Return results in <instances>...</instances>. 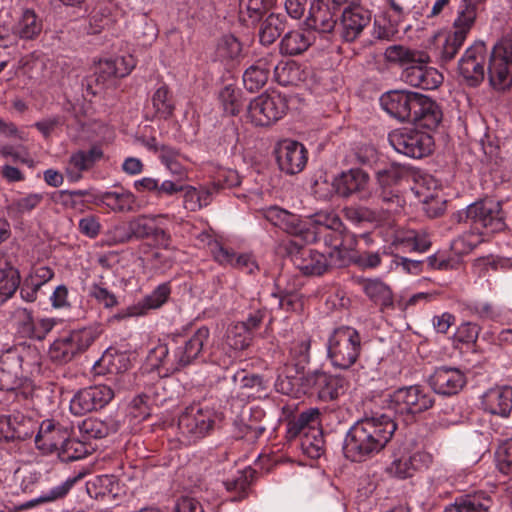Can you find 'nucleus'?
I'll use <instances>...</instances> for the list:
<instances>
[{"mask_svg": "<svg viewBox=\"0 0 512 512\" xmlns=\"http://www.w3.org/2000/svg\"><path fill=\"white\" fill-rule=\"evenodd\" d=\"M397 429L390 416L381 414L357 421L348 431L344 454L353 462H362L382 451Z\"/></svg>", "mask_w": 512, "mask_h": 512, "instance_id": "obj_1", "label": "nucleus"}, {"mask_svg": "<svg viewBox=\"0 0 512 512\" xmlns=\"http://www.w3.org/2000/svg\"><path fill=\"white\" fill-rule=\"evenodd\" d=\"M458 217L476 230L464 233L453 242V248L459 253H469L483 241L481 228L486 233H496L506 226L501 202L494 200L475 202L459 212Z\"/></svg>", "mask_w": 512, "mask_h": 512, "instance_id": "obj_2", "label": "nucleus"}, {"mask_svg": "<svg viewBox=\"0 0 512 512\" xmlns=\"http://www.w3.org/2000/svg\"><path fill=\"white\" fill-rule=\"evenodd\" d=\"M41 370L38 351L24 345H15L0 355V390L13 391L29 382V377Z\"/></svg>", "mask_w": 512, "mask_h": 512, "instance_id": "obj_3", "label": "nucleus"}, {"mask_svg": "<svg viewBox=\"0 0 512 512\" xmlns=\"http://www.w3.org/2000/svg\"><path fill=\"white\" fill-rule=\"evenodd\" d=\"M100 334L95 326L63 332L50 345L49 357L54 363L66 364L85 352Z\"/></svg>", "mask_w": 512, "mask_h": 512, "instance_id": "obj_4", "label": "nucleus"}, {"mask_svg": "<svg viewBox=\"0 0 512 512\" xmlns=\"http://www.w3.org/2000/svg\"><path fill=\"white\" fill-rule=\"evenodd\" d=\"M328 358L339 369H348L358 360L361 353V337L352 327L342 326L333 331L328 339Z\"/></svg>", "mask_w": 512, "mask_h": 512, "instance_id": "obj_5", "label": "nucleus"}, {"mask_svg": "<svg viewBox=\"0 0 512 512\" xmlns=\"http://www.w3.org/2000/svg\"><path fill=\"white\" fill-rule=\"evenodd\" d=\"M217 420L219 415L213 408L193 404L185 408L179 416V433L185 442H195L208 435Z\"/></svg>", "mask_w": 512, "mask_h": 512, "instance_id": "obj_6", "label": "nucleus"}, {"mask_svg": "<svg viewBox=\"0 0 512 512\" xmlns=\"http://www.w3.org/2000/svg\"><path fill=\"white\" fill-rule=\"evenodd\" d=\"M288 101L277 91L265 92L253 98L247 107V118L255 126L268 127L282 119Z\"/></svg>", "mask_w": 512, "mask_h": 512, "instance_id": "obj_7", "label": "nucleus"}, {"mask_svg": "<svg viewBox=\"0 0 512 512\" xmlns=\"http://www.w3.org/2000/svg\"><path fill=\"white\" fill-rule=\"evenodd\" d=\"M388 139L398 153L415 159L430 155L434 147V139L428 132L413 128L396 129Z\"/></svg>", "mask_w": 512, "mask_h": 512, "instance_id": "obj_8", "label": "nucleus"}, {"mask_svg": "<svg viewBox=\"0 0 512 512\" xmlns=\"http://www.w3.org/2000/svg\"><path fill=\"white\" fill-rule=\"evenodd\" d=\"M434 404L433 395L419 385L402 387L394 391L388 407L396 414L413 416L430 409Z\"/></svg>", "mask_w": 512, "mask_h": 512, "instance_id": "obj_9", "label": "nucleus"}, {"mask_svg": "<svg viewBox=\"0 0 512 512\" xmlns=\"http://www.w3.org/2000/svg\"><path fill=\"white\" fill-rule=\"evenodd\" d=\"M487 48L484 42L476 41L469 46L459 60L458 70L470 86L479 85L485 77Z\"/></svg>", "mask_w": 512, "mask_h": 512, "instance_id": "obj_10", "label": "nucleus"}, {"mask_svg": "<svg viewBox=\"0 0 512 512\" xmlns=\"http://www.w3.org/2000/svg\"><path fill=\"white\" fill-rule=\"evenodd\" d=\"M488 75L491 85L504 90L512 84V52L506 43H498L491 52Z\"/></svg>", "mask_w": 512, "mask_h": 512, "instance_id": "obj_11", "label": "nucleus"}, {"mask_svg": "<svg viewBox=\"0 0 512 512\" xmlns=\"http://www.w3.org/2000/svg\"><path fill=\"white\" fill-rule=\"evenodd\" d=\"M114 397V391L107 385H95L78 391L70 401V411L83 415L105 407Z\"/></svg>", "mask_w": 512, "mask_h": 512, "instance_id": "obj_12", "label": "nucleus"}, {"mask_svg": "<svg viewBox=\"0 0 512 512\" xmlns=\"http://www.w3.org/2000/svg\"><path fill=\"white\" fill-rule=\"evenodd\" d=\"M370 177L360 168H352L336 176L332 186L336 195L341 198L357 196L366 199L370 196Z\"/></svg>", "mask_w": 512, "mask_h": 512, "instance_id": "obj_13", "label": "nucleus"}, {"mask_svg": "<svg viewBox=\"0 0 512 512\" xmlns=\"http://www.w3.org/2000/svg\"><path fill=\"white\" fill-rule=\"evenodd\" d=\"M209 336V329L206 326H202L188 339L180 343L173 351V370H179L192 364L202 353Z\"/></svg>", "mask_w": 512, "mask_h": 512, "instance_id": "obj_14", "label": "nucleus"}, {"mask_svg": "<svg viewBox=\"0 0 512 512\" xmlns=\"http://www.w3.org/2000/svg\"><path fill=\"white\" fill-rule=\"evenodd\" d=\"M104 152L99 145L89 149H79L71 153L65 167V175L69 182L75 183L83 178V173L91 170L96 163L102 160Z\"/></svg>", "mask_w": 512, "mask_h": 512, "instance_id": "obj_15", "label": "nucleus"}, {"mask_svg": "<svg viewBox=\"0 0 512 512\" xmlns=\"http://www.w3.org/2000/svg\"><path fill=\"white\" fill-rule=\"evenodd\" d=\"M276 158L279 168L290 175L301 172L307 163V150L303 144L284 140L278 144Z\"/></svg>", "mask_w": 512, "mask_h": 512, "instance_id": "obj_16", "label": "nucleus"}, {"mask_svg": "<svg viewBox=\"0 0 512 512\" xmlns=\"http://www.w3.org/2000/svg\"><path fill=\"white\" fill-rule=\"evenodd\" d=\"M432 461V455L423 450L402 453L391 462L387 472L396 478L406 479L412 477L417 471L428 468Z\"/></svg>", "mask_w": 512, "mask_h": 512, "instance_id": "obj_17", "label": "nucleus"}, {"mask_svg": "<svg viewBox=\"0 0 512 512\" xmlns=\"http://www.w3.org/2000/svg\"><path fill=\"white\" fill-rule=\"evenodd\" d=\"M418 93L410 91H389L381 96L382 108L400 121H410Z\"/></svg>", "mask_w": 512, "mask_h": 512, "instance_id": "obj_18", "label": "nucleus"}, {"mask_svg": "<svg viewBox=\"0 0 512 512\" xmlns=\"http://www.w3.org/2000/svg\"><path fill=\"white\" fill-rule=\"evenodd\" d=\"M35 435V445L43 454H51L60 451L61 446L68 437V430L54 420L46 419L38 425Z\"/></svg>", "mask_w": 512, "mask_h": 512, "instance_id": "obj_19", "label": "nucleus"}, {"mask_svg": "<svg viewBox=\"0 0 512 512\" xmlns=\"http://www.w3.org/2000/svg\"><path fill=\"white\" fill-rule=\"evenodd\" d=\"M308 382L323 401H331L344 395L349 382L342 376L316 371L308 377Z\"/></svg>", "mask_w": 512, "mask_h": 512, "instance_id": "obj_20", "label": "nucleus"}, {"mask_svg": "<svg viewBox=\"0 0 512 512\" xmlns=\"http://www.w3.org/2000/svg\"><path fill=\"white\" fill-rule=\"evenodd\" d=\"M95 203L108 212L125 214L136 210L137 198L130 190L117 187L97 195Z\"/></svg>", "mask_w": 512, "mask_h": 512, "instance_id": "obj_21", "label": "nucleus"}, {"mask_svg": "<svg viewBox=\"0 0 512 512\" xmlns=\"http://www.w3.org/2000/svg\"><path fill=\"white\" fill-rule=\"evenodd\" d=\"M428 63H415L404 69L402 79L409 85L424 90H433L443 81L442 74Z\"/></svg>", "mask_w": 512, "mask_h": 512, "instance_id": "obj_22", "label": "nucleus"}, {"mask_svg": "<svg viewBox=\"0 0 512 512\" xmlns=\"http://www.w3.org/2000/svg\"><path fill=\"white\" fill-rule=\"evenodd\" d=\"M466 384L465 374L451 367H439L431 376V386L438 394L451 396L462 390Z\"/></svg>", "mask_w": 512, "mask_h": 512, "instance_id": "obj_23", "label": "nucleus"}, {"mask_svg": "<svg viewBox=\"0 0 512 512\" xmlns=\"http://www.w3.org/2000/svg\"><path fill=\"white\" fill-rule=\"evenodd\" d=\"M293 263L304 275L320 276L324 274L330 262L328 257L314 249L301 248L292 256Z\"/></svg>", "mask_w": 512, "mask_h": 512, "instance_id": "obj_24", "label": "nucleus"}, {"mask_svg": "<svg viewBox=\"0 0 512 512\" xmlns=\"http://www.w3.org/2000/svg\"><path fill=\"white\" fill-rule=\"evenodd\" d=\"M371 15L361 8H346L342 13L341 36L347 42L356 40L370 24Z\"/></svg>", "mask_w": 512, "mask_h": 512, "instance_id": "obj_25", "label": "nucleus"}, {"mask_svg": "<svg viewBox=\"0 0 512 512\" xmlns=\"http://www.w3.org/2000/svg\"><path fill=\"white\" fill-rule=\"evenodd\" d=\"M482 407L486 412L507 417L512 411V387L503 386L489 389L482 396Z\"/></svg>", "mask_w": 512, "mask_h": 512, "instance_id": "obj_26", "label": "nucleus"}, {"mask_svg": "<svg viewBox=\"0 0 512 512\" xmlns=\"http://www.w3.org/2000/svg\"><path fill=\"white\" fill-rule=\"evenodd\" d=\"M171 294L169 283L158 285L149 295L145 296L141 301L132 307H129L125 313H119L114 316L116 319H124L126 317L144 315L149 310L160 308L168 300Z\"/></svg>", "mask_w": 512, "mask_h": 512, "instance_id": "obj_27", "label": "nucleus"}, {"mask_svg": "<svg viewBox=\"0 0 512 512\" xmlns=\"http://www.w3.org/2000/svg\"><path fill=\"white\" fill-rule=\"evenodd\" d=\"M415 104L410 121L428 129L436 128L442 120V112L436 102L418 93Z\"/></svg>", "mask_w": 512, "mask_h": 512, "instance_id": "obj_28", "label": "nucleus"}, {"mask_svg": "<svg viewBox=\"0 0 512 512\" xmlns=\"http://www.w3.org/2000/svg\"><path fill=\"white\" fill-rule=\"evenodd\" d=\"M306 25L318 32L329 33L336 25V18L328 3L323 0H314L309 8Z\"/></svg>", "mask_w": 512, "mask_h": 512, "instance_id": "obj_29", "label": "nucleus"}, {"mask_svg": "<svg viewBox=\"0 0 512 512\" xmlns=\"http://www.w3.org/2000/svg\"><path fill=\"white\" fill-rule=\"evenodd\" d=\"M263 216L272 225L279 227L290 235L298 236L305 233L304 226L299 217L287 210L273 206L265 209Z\"/></svg>", "mask_w": 512, "mask_h": 512, "instance_id": "obj_30", "label": "nucleus"}, {"mask_svg": "<svg viewBox=\"0 0 512 512\" xmlns=\"http://www.w3.org/2000/svg\"><path fill=\"white\" fill-rule=\"evenodd\" d=\"M358 284L365 295L381 310L393 307L394 299L390 287L380 279L361 278Z\"/></svg>", "mask_w": 512, "mask_h": 512, "instance_id": "obj_31", "label": "nucleus"}, {"mask_svg": "<svg viewBox=\"0 0 512 512\" xmlns=\"http://www.w3.org/2000/svg\"><path fill=\"white\" fill-rule=\"evenodd\" d=\"M273 68L271 56L262 57L248 67L243 74V83L250 92L260 90L268 81Z\"/></svg>", "mask_w": 512, "mask_h": 512, "instance_id": "obj_32", "label": "nucleus"}, {"mask_svg": "<svg viewBox=\"0 0 512 512\" xmlns=\"http://www.w3.org/2000/svg\"><path fill=\"white\" fill-rule=\"evenodd\" d=\"M492 499L484 492L457 497L444 512H489Z\"/></svg>", "mask_w": 512, "mask_h": 512, "instance_id": "obj_33", "label": "nucleus"}, {"mask_svg": "<svg viewBox=\"0 0 512 512\" xmlns=\"http://www.w3.org/2000/svg\"><path fill=\"white\" fill-rule=\"evenodd\" d=\"M214 256L219 263L230 265L248 274H254L255 272L259 271L258 263L251 253L236 255L229 249L219 246L218 249L214 252Z\"/></svg>", "mask_w": 512, "mask_h": 512, "instance_id": "obj_34", "label": "nucleus"}, {"mask_svg": "<svg viewBox=\"0 0 512 512\" xmlns=\"http://www.w3.org/2000/svg\"><path fill=\"white\" fill-rule=\"evenodd\" d=\"M408 176V171L405 166L399 164H391L387 168L381 169L377 172V178L383 188L382 198L384 201L400 202L399 191H391V195H386L385 190L389 187L397 185L401 180Z\"/></svg>", "mask_w": 512, "mask_h": 512, "instance_id": "obj_35", "label": "nucleus"}, {"mask_svg": "<svg viewBox=\"0 0 512 512\" xmlns=\"http://www.w3.org/2000/svg\"><path fill=\"white\" fill-rule=\"evenodd\" d=\"M58 324L56 318L33 319L31 314L24 311L23 320L20 326L21 333L35 340H43Z\"/></svg>", "mask_w": 512, "mask_h": 512, "instance_id": "obj_36", "label": "nucleus"}, {"mask_svg": "<svg viewBox=\"0 0 512 512\" xmlns=\"http://www.w3.org/2000/svg\"><path fill=\"white\" fill-rule=\"evenodd\" d=\"M311 32L293 30L284 35L280 42V52L283 55L296 56L304 53L313 43Z\"/></svg>", "mask_w": 512, "mask_h": 512, "instance_id": "obj_37", "label": "nucleus"}, {"mask_svg": "<svg viewBox=\"0 0 512 512\" xmlns=\"http://www.w3.org/2000/svg\"><path fill=\"white\" fill-rule=\"evenodd\" d=\"M118 423L112 418L101 420L99 418L89 417L84 419L79 425L81 436L86 439H101L118 430Z\"/></svg>", "mask_w": 512, "mask_h": 512, "instance_id": "obj_38", "label": "nucleus"}, {"mask_svg": "<svg viewBox=\"0 0 512 512\" xmlns=\"http://www.w3.org/2000/svg\"><path fill=\"white\" fill-rule=\"evenodd\" d=\"M384 56L388 62L406 67L415 63H429L430 60L427 53L419 50H412L402 45H392L387 47Z\"/></svg>", "mask_w": 512, "mask_h": 512, "instance_id": "obj_39", "label": "nucleus"}, {"mask_svg": "<svg viewBox=\"0 0 512 512\" xmlns=\"http://www.w3.org/2000/svg\"><path fill=\"white\" fill-rule=\"evenodd\" d=\"M251 333L247 331L244 324L235 323L231 325L226 333L225 344L230 349L228 359L223 360V365L232 363L236 352L246 349L251 342Z\"/></svg>", "mask_w": 512, "mask_h": 512, "instance_id": "obj_40", "label": "nucleus"}, {"mask_svg": "<svg viewBox=\"0 0 512 512\" xmlns=\"http://www.w3.org/2000/svg\"><path fill=\"white\" fill-rule=\"evenodd\" d=\"M320 412L317 408L308 409L291 419L287 424L286 438L288 440L302 437L305 432L319 425Z\"/></svg>", "mask_w": 512, "mask_h": 512, "instance_id": "obj_41", "label": "nucleus"}, {"mask_svg": "<svg viewBox=\"0 0 512 512\" xmlns=\"http://www.w3.org/2000/svg\"><path fill=\"white\" fill-rule=\"evenodd\" d=\"M481 9L482 6L480 4L471 0H461L453 23V28L468 36Z\"/></svg>", "mask_w": 512, "mask_h": 512, "instance_id": "obj_42", "label": "nucleus"}, {"mask_svg": "<svg viewBox=\"0 0 512 512\" xmlns=\"http://www.w3.org/2000/svg\"><path fill=\"white\" fill-rule=\"evenodd\" d=\"M153 115L151 119L167 120L172 117L175 110L173 96L167 85L157 88L151 97Z\"/></svg>", "mask_w": 512, "mask_h": 512, "instance_id": "obj_43", "label": "nucleus"}, {"mask_svg": "<svg viewBox=\"0 0 512 512\" xmlns=\"http://www.w3.org/2000/svg\"><path fill=\"white\" fill-rule=\"evenodd\" d=\"M467 39V35L454 29L453 32L438 37V55L442 62H449L457 55Z\"/></svg>", "mask_w": 512, "mask_h": 512, "instance_id": "obj_44", "label": "nucleus"}, {"mask_svg": "<svg viewBox=\"0 0 512 512\" xmlns=\"http://www.w3.org/2000/svg\"><path fill=\"white\" fill-rule=\"evenodd\" d=\"M19 286V275L6 257L0 256V301L10 298Z\"/></svg>", "mask_w": 512, "mask_h": 512, "instance_id": "obj_45", "label": "nucleus"}, {"mask_svg": "<svg viewBox=\"0 0 512 512\" xmlns=\"http://www.w3.org/2000/svg\"><path fill=\"white\" fill-rule=\"evenodd\" d=\"M42 31V22L32 10H25L15 26L17 37L25 40L35 39Z\"/></svg>", "mask_w": 512, "mask_h": 512, "instance_id": "obj_46", "label": "nucleus"}, {"mask_svg": "<svg viewBox=\"0 0 512 512\" xmlns=\"http://www.w3.org/2000/svg\"><path fill=\"white\" fill-rule=\"evenodd\" d=\"M159 159L172 175L180 179L186 176L187 171L183 164L184 161H186V157L183 156L179 150L168 145H163L160 149Z\"/></svg>", "mask_w": 512, "mask_h": 512, "instance_id": "obj_47", "label": "nucleus"}, {"mask_svg": "<svg viewBox=\"0 0 512 512\" xmlns=\"http://www.w3.org/2000/svg\"><path fill=\"white\" fill-rule=\"evenodd\" d=\"M299 445L304 455L311 459L319 458L323 454L324 440L318 426L305 432Z\"/></svg>", "mask_w": 512, "mask_h": 512, "instance_id": "obj_48", "label": "nucleus"}, {"mask_svg": "<svg viewBox=\"0 0 512 512\" xmlns=\"http://www.w3.org/2000/svg\"><path fill=\"white\" fill-rule=\"evenodd\" d=\"M267 10L265 0H239V19L247 25H254Z\"/></svg>", "mask_w": 512, "mask_h": 512, "instance_id": "obj_49", "label": "nucleus"}, {"mask_svg": "<svg viewBox=\"0 0 512 512\" xmlns=\"http://www.w3.org/2000/svg\"><path fill=\"white\" fill-rule=\"evenodd\" d=\"M284 30V23L280 15L271 13L262 22L259 30V39L263 45H271Z\"/></svg>", "mask_w": 512, "mask_h": 512, "instance_id": "obj_50", "label": "nucleus"}, {"mask_svg": "<svg viewBox=\"0 0 512 512\" xmlns=\"http://www.w3.org/2000/svg\"><path fill=\"white\" fill-rule=\"evenodd\" d=\"M74 484V480L68 479L63 483L51 488L49 491L42 493L39 497L32 499L21 505L22 509H29L36 505L53 502L64 498Z\"/></svg>", "mask_w": 512, "mask_h": 512, "instance_id": "obj_51", "label": "nucleus"}, {"mask_svg": "<svg viewBox=\"0 0 512 512\" xmlns=\"http://www.w3.org/2000/svg\"><path fill=\"white\" fill-rule=\"evenodd\" d=\"M88 454L89 448L84 442L68 436L58 452V457L63 462H71L82 459Z\"/></svg>", "mask_w": 512, "mask_h": 512, "instance_id": "obj_52", "label": "nucleus"}, {"mask_svg": "<svg viewBox=\"0 0 512 512\" xmlns=\"http://www.w3.org/2000/svg\"><path fill=\"white\" fill-rule=\"evenodd\" d=\"M158 216L139 215L129 220L132 240L149 238L155 227V220Z\"/></svg>", "mask_w": 512, "mask_h": 512, "instance_id": "obj_53", "label": "nucleus"}, {"mask_svg": "<svg viewBox=\"0 0 512 512\" xmlns=\"http://www.w3.org/2000/svg\"><path fill=\"white\" fill-rule=\"evenodd\" d=\"M45 67V59L32 53L21 58L13 75H16L18 70H21L23 74L28 75L30 78H40L43 77Z\"/></svg>", "mask_w": 512, "mask_h": 512, "instance_id": "obj_54", "label": "nucleus"}, {"mask_svg": "<svg viewBox=\"0 0 512 512\" xmlns=\"http://www.w3.org/2000/svg\"><path fill=\"white\" fill-rule=\"evenodd\" d=\"M13 440H26L31 438L35 431H38V423L30 417L21 414L13 415Z\"/></svg>", "mask_w": 512, "mask_h": 512, "instance_id": "obj_55", "label": "nucleus"}, {"mask_svg": "<svg viewBox=\"0 0 512 512\" xmlns=\"http://www.w3.org/2000/svg\"><path fill=\"white\" fill-rule=\"evenodd\" d=\"M274 74L277 82L282 86L295 84L299 79V67L295 62H282L273 64Z\"/></svg>", "mask_w": 512, "mask_h": 512, "instance_id": "obj_56", "label": "nucleus"}, {"mask_svg": "<svg viewBox=\"0 0 512 512\" xmlns=\"http://www.w3.org/2000/svg\"><path fill=\"white\" fill-rule=\"evenodd\" d=\"M496 467L504 475L512 476V438L503 441L495 453Z\"/></svg>", "mask_w": 512, "mask_h": 512, "instance_id": "obj_57", "label": "nucleus"}, {"mask_svg": "<svg viewBox=\"0 0 512 512\" xmlns=\"http://www.w3.org/2000/svg\"><path fill=\"white\" fill-rule=\"evenodd\" d=\"M147 361L152 368L158 369L164 367L167 370H173V357H169V348L165 343H158L151 348L147 356Z\"/></svg>", "mask_w": 512, "mask_h": 512, "instance_id": "obj_58", "label": "nucleus"}, {"mask_svg": "<svg viewBox=\"0 0 512 512\" xmlns=\"http://www.w3.org/2000/svg\"><path fill=\"white\" fill-rule=\"evenodd\" d=\"M242 51L240 41L233 35L223 36L217 46V54L223 60H233L239 57Z\"/></svg>", "mask_w": 512, "mask_h": 512, "instance_id": "obj_59", "label": "nucleus"}, {"mask_svg": "<svg viewBox=\"0 0 512 512\" xmlns=\"http://www.w3.org/2000/svg\"><path fill=\"white\" fill-rule=\"evenodd\" d=\"M311 338L307 334L299 335L290 343V355L297 364H304L309 361Z\"/></svg>", "mask_w": 512, "mask_h": 512, "instance_id": "obj_60", "label": "nucleus"}, {"mask_svg": "<svg viewBox=\"0 0 512 512\" xmlns=\"http://www.w3.org/2000/svg\"><path fill=\"white\" fill-rule=\"evenodd\" d=\"M129 221L126 223H118L111 226L105 232L106 243L108 246L125 244L132 241Z\"/></svg>", "mask_w": 512, "mask_h": 512, "instance_id": "obj_61", "label": "nucleus"}, {"mask_svg": "<svg viewBox=\"0 0 512 512\" xmlns=\"http://www.w3.org/2000/svg\"><path fill=\"white\" fill-rule=\"evenodd\" d=\"M219 100L227 114L234 116L239 113V93L232 86H226L220 91Z\"/></svg>", "mask_w": 512, "mask_h": 512, "instance_id": "obj_62", "label": "nucleus"}, {"mask_svg": "<svg viewBox=\"0 0 512 512\" xmlns=\"http://www.w3.org/2000/svg\"><path fill=\"white\" fill-rule=\"evenodd\" d=\"M41 193H29L13 201L11 208L18 214H27L37 208L43 201Z\"/></svg>", "mask_w": 512, "mask_h": 512, "instance_id": "obj_63", "label": "nucleus"}, {"mask_svg": "<svg viewBox=\"0 0 512 512\" xmlns=\"http://www.w3.org/2000/svg\"><path fill=\"white\" fill-rule=\"evenodd\" d=\"M479 332L480 328L477 324L471 322L462 323L454 334V340L463 344H474L478 339Z\"/></svg>", "mask_w": 512, "mask_h": 512, "instance_id": "obj_64", "label": "nucleus"}]
</instances>
